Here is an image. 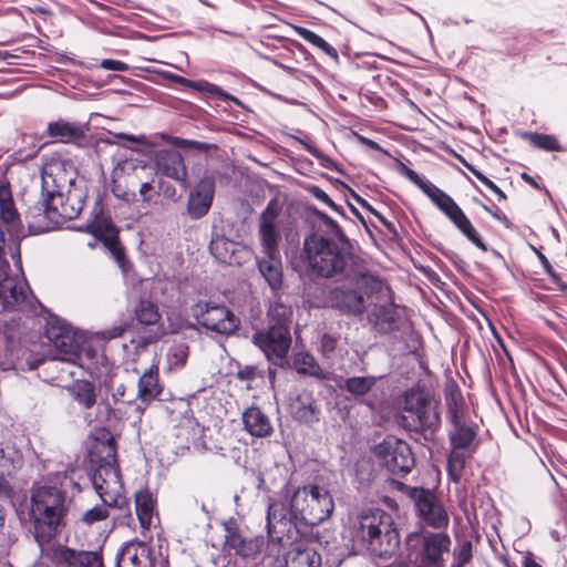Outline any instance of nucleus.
<instances>
[{
	"mask_svg": "<svg viewBox=\"0 0 567 567\" xmlns=\"http://www.w3.org/2000/svg\"><path fill=\"white\" fill-rule=\"evenodd\" d=\"M334 509L330 492L323 486L310 484L293 492L286 489L284 496L270 499L267 512V529L275 551L276 542L281 544L284 535L298 524L316 526L328 519Z\"/></svg>",
	"mask_w": 567,
	"mask_h": 567,
	"instance_id": "f257e3e1",
	"label": "nucleus"
},
{
	"mask_svg": "<svg viewBox=\"0 0 567 567\" xmlns=\"http://www.w3.org/2000/svg\"><path fill=\"white\" fill-rule=\"evenodd\" d=\"M41 196L44 212L37 217L58 221L73 219L84 206L85 193L76 184V169L70 161L48 158L41 169Z\"/></svg>",
	"mask_w": 567,
	"mask_h": 567,
	"instance_id": "f03ea898",
	"label": "nucleus"
},
{
	"mask_svg": "<svg viewBox=\"0 0 567 567\" xmlns=\"http://www.w3.org/2000/svg\"><path fill=\"white\" fill-rule=\"evenodd\" d=\"M349 530L354 544L380 557L393 555L400 545L392 516L380 508L359 513L351 519Z\"/></svg>",
	"mask_w": 567,
	"mask_h": 567,
	"instance_id": "7ed1b4c3",
	"label": "nucleus"
},
{
	"mask_svg": "<svg viewBox=\"0 0 567 567\" xmlns=\"http://www.w3.org/2000/svg\"><path fill=\"white\" fill-rule=\"evenodd\" d=\"M30 512L37 542L40 545L49 543L66 513L64 492L53 486H33Z\"/></svg>",
	"mask_w": 567,
	"mask_h": 567,
	"instance_id": "20e7f679",
	"label": "nucleus"
},
{
	"mask_svg": "<svg viewBox=\"0 0 567 567\" xmlns=\"http://www.w3.org/2000/svg\"><path fill=\"white\" fill-rule=\"evenodd\" d=\"M278 215L279 209L275 202H270L260 215L259 237L264 256L257 258L258 270L274 292L278 291L284 282L282 261L278 249Z\"/></svg>",
	"mask_w": 567,
	"mask_h": 567,
	"instance_id": "39448f33",
	"label": "nucleus"
},
{
	"mask_svg": "<svg viewBox=\"0 0 567 567\" xmlns=\"http://www.w3.org/2000/svg\"><path fill=\"white\" fill-rule=\"evenodd\" d=\"M405 175L431 199V202L450 219V221L467 238L468 241L482 251L487 250V247L482 240L478 231L450 195L411 168L405 169Z\"/></svg>",
	"mask_w": 567,
	"mask_h": 567,
	"instance_id": "423d86ee",
	"label": "nucleus"
},
{
	"mask_svg": "<svg viewBox=\"0 0 567 567\" xmlns=\"http://www.w3.org/2000/svg\"><path fill=\"white\" fill-rule=\"evenodd\" d=\"M303 258L313 274L324 278L341 275L348 264V255L339 244L318 233L305 238Z\"/></svg>",
	"mask_w": 567,
	"mask_h": 567,
	"instance_id": "0eeeda50",
	"label": "nucleus"
},
{
	"mask_svg": "<svg viewBox=\"0 0 567 567\" xmlns=\"http://www.w3.org/2000/svg\"><path fill=\"white\" fill-rule=\"evenodd\" d=\"M92 483L102 505L85 511L80 520L93 525L109 517V507H120L122 504L123 485L120 471L112 464L101 465L92 477Z\"/></svg>",
	"mask_w": 567,
	"mask_h": 567,
	"instance_id": "6e6552de",
	"label": "nucleus"
},
{
	"mask_svg": "<svg viewBox=\"0 0 567 567\" xmlns=\"http://www.w3.org/2000/svg\"><path fill=\"white\" fill-rule=\"evenodd\" d=\"M405 545L414 567H444V555L450 551L451 538L446 533H410Z\"/></svg>",
	"mask_w": 567,
	"mask_h": 567,
	"instance_id": "1a4fd4ad",
	"label": "nucleus"
},
{
	"mask_svg": "<svg viewBox=\"0 0 567 567\" xmlns=\"http://www.w3.org/2000/svg\"><path fill=\"white\" fill-rule=\"evenodd\" d=\"M402 424L409 430H435L440 425L436 404L422 390H409L402 399Z\"/></svg>",
	"mask_w": 567,
	"mask_h": 567,
	"instance_id": "9d476101",
	"label": "nucleus"
},
{
	"mask_svg": "<svg viewBox=\"0 0 567 567\" xmlns=\"http://www.w3.org/2000/svg\"><path fill=\"white\" fill-rule=\"evenodd\" d=\"M475 425L467 420L451 423L449 429L451 451L447 458V472L455 482L461 478L466 461L475 452Z\"/></svg>",
	"mask_w": 567,
	"mask_h": 567,
	"instance_id": "9b49d317",
	"label": "nucleus"
},
{
	"mask_svg": "<svg viewBox=\"0 0 567 567\" xmlns=\"http://www.w3.org/2000/svg\"><path fill=\"white\" fill-rule=\"evenodd\" d=\"M192 316L198 324L219 334H230L239 324V320L228 308L214 302H197L192 307Z\"/></svg>",
	"mask_w": 567,
	"mask_h": 567,
	"instance_id": "f8f14e48",
	"label": "nucleus"
},
{
	"mask_svg": "<svg viewBox=\"0 0 567 567\" xmlns=\"http://www.w3.org/2000/svg\"><path fill=\"white\" fill-rule=\"evenodd\" d=\"M375 455L393 475L404 476L414 466V457L410 446L406 442L394 436H388L378 444Z\"/></svg>",
	"mask_w": 567,
	"mask_h": 567,
	"instance_id": "ddd939ff",
	"label": "nucleus"
},
{
	"mask_svg": "<svg viewBox=\"0 0 567 567\" xmlns=\"http://www.w3.org/2000/svg\"><path fill=\"white\" fill-rule=\"evenodd\" d=\"M47 339L52 347L53 360L75 363L80 357V341L73 329L65 322L54 319L47 328Z\"/></svg>",
	"mask_w": 567,
	"mask_h": 567,
	"instance_id": "4468645a",
	"label": "nucleus"
},
{
	"mask_svg": "<svg viewBox=\"0 0 567 567\" xmlns=\"http://www.w3.org/2000/svg\"><path fill=\"white\" fill-rule=\"evenodd\" d=\"M252 341L270 362L282 365L291 346L290 329L284 326H269L268 330L256 332Z\"/></svg>",
	"mask_w": 567,
	"mask_h": 567,
	"instance_id": "2eb2a0df",
	"label": "nucleus"
},
{
	"mask_svg": "<svg viewBox=\"0 0 567 567\" xmlns=\"http://www.w3.org/2000/svg\"><path fill=\"white\" fill-rule=\"evenodd\" d=\"M419 517L424 524L434 528H446L450 517L434 493L425 488H414L411 495Z\"/></svg>",
	"mask_w": 567,
	"mask_h": 567,
	"instance_id": "dca6fc26",
	"label": "nucleus"
},
{
	"mask_svg": "<svg viewBox=\"0 0 567 567\" xmlns=\"http://www.w3.org/2000/svg\"><path fill=\"white\" fill-rule=\"evenodd\" d=\"M30 289L24 280L8 276L4 267H0V308L2 310H20L28 301Z\"/></svg>",
	"mask_w": 567,
	"mask_h": 567,
	"instance_id": "f3484780",
	"label": "nucleus"
},
{
	"mask_svg": "<svg viewBox=\"0 0 567 567\" xmlns=\"http://www.w3.org/2000/svg\"><path fill=\"white\" fill-rule=\"evenodd\" d=\"M215 195L213 177L202 178L190 190L187 198V214L192 219H199L209 212Z\"/></svg>",
	"mask_w": 567,
	"mask_h": 567,
	"instance_id": "a211bd4d",
	"label": "nucleus"
},
{
	"mask_svg": "<svg viewBox=\"0 0 567 567\" xmlns=\"http://www.w3.org/2000/svg\"><path fill=\"white\" fill-rule=\"evenodd\" d=\"M209 250L217 260L228 265H240L249 256L246 247L218 233L213 234Z\"/></svg>",
	"mask_w": 567,
	"mask_h": 567,
	"instance_id": "6ab92c4d",
	"label": "nucleus"
},
{
	"mask_svg": "<svg viewBox=\"0 0 567 567\" xmlns=\"http://www.w3.org/2000/svg\"><path fill=\"white\" fill-rule=\"evenodd\" d=\"M87 231L94 235L95 240H102L104 246L118 262L122 261L124 254L117 240V229L110 218L102 215L96 216L95 219L87 225Z\"/></svg>",
	"mask_w": 567,
	"mask_h": 567,
	"instance_id": "aec40b11",
	"label": "nucleus"
},
{
	"mask_svg": "<svg viewBox=\"0 0 567 567\" xmlns=\"http://www.w3.org/2000/svg\"><path fill=\"white\" fill-rule=\"evenodd\" d=\"M152 554L145 542H128L117 555L116 567H152Z\"/></svg>",
	"mask_w": 567,
	"mask_h": 567,
	"instance_id": "412c9836",
	"label": "nucleus"
},
{
	"mask_svg": "<svg viewBox=\"0 0 567 567\" xmlns=\"http://www.w3.org/2000/svg\"><path fill=\"white\" fill-rule=\"evenodd\" d=\"M157 169L177 182L187 183V169L183 156L175 150L158 151L155 156Z\"/></svg>",
	"mask_w": 567,
	"mask_h": 567,
	"instance_id": "4be33fe9",
	"label": "nucleus"
},
{
	"mask_svg": "<svg viewBox=\"0 0 567 567\" xmlns=\"http://www.w3.org/2000/svg\"><path fill=\"white\" fill-rule=\"evenodd\" d=\"M329 300L332 307L349 315H361L367 308L363 296L351 289L334 288L330 292Z\"/></svg>",
	"mask_w": 567,
	"mask_h": 567,
	"instance_id": "5701e85b",
	"label": "nucleus"
},
{
	"mask_svg": "<svg viewBox=\"0 0 567 567\" xmlns=\"http://www.w3.org/2000/svg\"><path fill=\"white\" fill-rule=\"evenodd\" d=\"M321 557L312 548L293 547L284 555L282 558L277 557L272 567H320Z\"/></svg>",
	"mask_w": 567,
	"mask_h": 567,
	"instance_id": "b1692460",
	"label": "nucleus"
},
{
	"mask_svg": "<svg viewBox=\"0 0 567 567\" xmlns=\"http://www.w3.org/2000/svg\"><path fill=\"white\" fill-rule=\"evenodd\" d=\"M47 135L54 142L73 143L84 137L85 126L81 123L59 118L48 124Z\"/></svg>",
	"mask_w": 567,
	"mask_h": 567,
	"instance_id": "393cba45",
	"label": "nucleus"
},
{
	"mask_svg": "<svg viewBox=\"0 0 567 567\" xmlns=\"http://www.w3.org/2000/svg\"><path fill=\"white\" fill-rule=\"evenodd\" d=\"M245 430L255 437H267L272 433L269 417L257 406L246 409L241 414Z\"/></svg>",
	"mask_w": 567,
	"mask_h": 567,
	"instance_id": "a878e982",
	"label": "nucleus"
},
{
	"mask_svg": "<svg viewBox=\"0 0 567 567\" xmlns=\"http://www.w3.org/2000/svg\"><path fill=\"white\" fill-rule=\"evenodd\" d=\"M226 545L238 556L255 558L264 546V538L258 536L247 537L241 533H230L226 537Z\"/></svg>",
	"mask_w": 567,
	"mask_h": 567,
	"instance_id": "bb28decb",
	"label": "nucleus"
},
{
	"mask_svg": "<svg viewBox=\"0 0 567 567\" xmlns=\"http://www.w3.org/2000/svg\"><path fill=\"white\" fill-rule=\"evenodd\" d=\"M0 230L9 233L11 237H20V218L14 208L11 196L0 192Z\"/></svg>",
	"mask_w": 567,
	"mask_h": 567,
	"instance_id": "cd10ccee",
	"label": "nucleus"
},
{
	"mask_svg": "<svg viewBox=\"0 0 567 567\" xmlns=\"http://www.w3.org/2000/svg\"><path fill=\"white\" fill-rule=\"evenodd\" d=\"M290 409L295 417L303 423H313L318 421V408L312 394L303 391L299 393L290 403Z\"/></svg>",
	"mask_w": 567,
	"mask_h": 567,
	"instance_id": "c85d7f7f",
	"label": "nucleus"
},
{
	"mask_svg": "<svg viewBox=\"0 0 567 567\" xmlns=\"http://www.w3.org/2000/svg\"><path fill=\"white\" fill-rule=\"evenodd\" d=\"M161 391L158 368L152 364L138 379L137 399L144 403H150L159 395Z\"/></svg>",
	"mask_w": 567,
	"mask_h": 567,
	"instance_id": "c756f323",
	"label": "nucleus"
},
{
	"mask_svg": "<svg viewBox=\"0 0 567 567\" xmlns=\"http://www.w3.org/2000/svg\"><path fill=\"white\" fill-rule=\"evenodd\" d=\"M155 509V499L152 493L144 488L135 494V511L143 529H148L152 525Z\"/></svg>",
	"mask_w": 567,
	"mask_h": 567,
	"instance_id": "7c9ffc66",
	"label": "nucleus"
},
{
	"mask_svg": "<svg viewBox=\"0 0 567 567\" xmlns=\"http://www.w3.org/2000/svg\"><path fill=\"white\" fill-rule=\"evenodd\" d=\"M68 392L82 409L90 410L96 402L95 389L90 381L78 380L68 388Z\"/></svg>",
	"mask_w": 567,
	"mask_h": 567,
	"instance_id": "2f4dec72",
	"label": "nucleus"
},
{
	"mask_svg": "<svg viewBox=\"0 0 567 567\" xmlns=\"http://www.w3.org/2000/svg\"><path fill=\"white\" fill-rule=\"evenodd\" d=\"M64 559L70 567H103V559L100 551H85L68 549Z\"/></svg>",
	"mask_w": 567,
	"mask_h": 567,
	"instance_id": "473e14b6",
	"label": "nucleus"
},
{
	"mask_svg": "<svg viewBox=\"0 0 567 567\" xmlns=\"http://www.w3.org/2000/svg\"><path fill=\"white\" fill-rule=\"evenodd\" d=\"M293 367L298 373L308 374L318 379H326L327 374L308 352H299L293 357Z\"/></svg>",
	"mask_w": 567,
	"mask_h": 567,
	"instance_id": "72a5a7b5",
	"label": "nucleus"
},
{
	"mask_svg": "<svg viewBox=\"0 0 567 567\" xmlns=\"http://www.w3.org/2000/svg\"><path fill=\"white\" fill-rule=\"evenodd\" d=\"M377 378L372 375L351 377L344 381L342 389L352 396L359 398L365 395L377 383Z\"/></svg>",
	"mask_w": 567,
	"mask_h": 567,
	"instance_id": "f704fd0d",
	"label": "nucleus"
},
{
	"mask_svg": "<svg viewBox=\"0 0 567 567\" xmlns=\"http://www.w3.org/2000/svg\"><path fill=\"white\" fill-rule=\"evenodd\" d=\"M446 405L450 424L467 420L464 411V399L458 390H452L446 394Z\"/></svg>",
	"mask_w": 567,
	"mask_h": 567,
	"instance_id": "c9c22d12",
	"label": "nucleus"
},
{
	"mask_svg": "<svg viewBox=\"0 0 567 567\" xmlns=\"http://www.w3.org/2000/svg\"><path fill=\"white\" fill-rule=\"evenodd\" d=\"M179 411L184 413V419L179 425L181 430L177 436L185 437L187 441L190 439L196 440L202 434L199 423L190 415L187 404L181 403Z\"/></svg>",
	"mask_w": 567,
	"mask_h": 567,
	"instance_id": "e433bc0d",
	"label": "nucleus"
},
{
	"mask_svg": "<svg viewBox=\"0 0 567 567\" xmlns=\"http://www.w3.org/2000/svg\"><path fill=\"white\" fill-rule=\"evenodd\" d=\"M135 316L141 323L147 326L155 324L161 318L157 307L148 300L140 301L135 309Z\"/></svg>",
	"mask_w": 567,
	"mask_h": 567,
	"instance_id": "4c0bfd02",
	"label": "nucleus"
},
{
	"mask_svg": "<svg viewBox=\"0 0 567 567\" xmlns=\"http://www.w3.org/2000/svg\"><path fill=\"white\" fill-rule=\"evenodd\" d=\"M268 316L270 318V326H284L289 328L292 310L289 306L276 301L271 303Z\"/></svg>",
	"mask_w": 567,
	"mask_h": 567,
	"instance_id": "58836bf2",
	"label": "nucleus"
},
{
	"mask_svg": "<svg viewBox=\"0 0 567 567\" xmlns=\"http://www.w3.org/2000/svg\"><path fill=\"white\" fill-rule=\"evenodd\" d=\"M355 285L367 293H373L382 289V282L368 271H360L355 277Z\"/></svg>",
	"mask_w": 567,
	"mask_h": 567,
	"instance_id": "ea45409f",
	"label": "nucleus"
},
{
	"mask_svg": "<svg viewBox=\"0 0 567 567\" xmlns=\"http://www.w3.org/2000/svg\"><path fill=\"white\" fill-rule=\"evenodd\" d=\"M320 227L328 235L330 239L336 240L338 244L346 241V236L339 225L326 214H319Z\"/></svg>",
	"mask_w": 567,
	"mask_h": 567,
	"instance_id": "a19ab883",
	"label": "nucleus"
},
{
	"mask_svg": "<svg viewBox=\"0 0 567 567\" xmlns=\"http://www.w3.org/2000/svg\"><path fill=\"white\" fill-rule=\"evenodd\" d=\"M454 567H462L472 559V543L464 540L453 551Z\"/></svg>",
	"mask_w": 567,
	"mask_h": 567,
	"instance_id": "79ce46f5",
	"label": "nucleus"
},
{
	"mask_svg": "<svg viewBox=\"0 0 567 567\" xmlns=\"http://www.w3.org/2000/svg\"><path fill=\"white\" fill-rule=\"evenodd\" d=\"M372 318L375 324L388 323L391 324L395 319V311L391 303L384 306H375Z\"/></svg>",
	"mask_w": 567,
	"mask_h": 567,
	"instance_id": "37998d69",
	"label": "nucleus"
},
{
	"mask_svg": "<svg viewBox=\"0 0 567 567\" xmlns=\"http://www.w3.org/2000/svg\"><path fill=\"white\" fill-rule=\"evenodd\" d=\"M530 140L533 144L545 151H558L559 145L555 137L544 134H532Z\"/></svg>",
	"mask_w": 567,
	"mask_h": 567,
	"instance_id": "c03bdc74",
	"label": "nucleus"
},
{
	"mask_svg": "<svg viewBox=\"0 0 567 567\" xmlns=\"http://www.w3.org/2000/svg\"><path fill=\"white\" fill-rule=\"evenodd\" d=\"M470 172L488 189L496 194L499 199L506 198L505 194L501 190V188L494 182L487 178L484 174H482L478 169H476L475 167H470Z\"/></svg>",
	"mask_w": 567,
	"mask_h": 567,
	"instance_id": "a18cd8bd",
	"label": "nucleus"
},
{
	"mask_svg": "<svg viewBox=\"0 0 567 567\" xmlns=\"http://www.w3.org/2000/svg\"><path fill=\"white\" fill-rule=\"evenodd\" d=\"M296 32L301 39H303L305 41L311 43L312 45H315L317 48H320V45L326 42V40L323 38H321L313 31L306 29V28L297 27Z\"/></svg>",
	"mask_w": 567,
	"mask_h": 567,
	"instance_id": "49530a36",
	"label": "nucleus"
},
{
	"mask_svg": "<svg viewBox=\"0 0 567 567\" xmlns=\"http://www.w3.org/2000/svg\"><path fill=\"white\" fill-rule=\"evenodd\" d=\"M296 32L301 39H303L305 41L311 43L312 45H315L317 48H320V45L326 42V40L323 38H321L313 31L306 29V28L297 27Z\"/></svg>",
	"mask_w": 567,
	"mask_h": 567,
	"instance_id": "de8ad7c7",
	"label": "nucleus"
},
{
	"mask_svg": "<svg viewBox=\"0 0 567 567\" xmlns=\"http://www.w3.org/2000/svg\"><path fill=\"white\" fill-rule=\"evenodd\" d=\"M338 346V338L331 334H324L321 339V351L324 357L330 358Z\"/></svg>",
	"mask_w": 567,
	"mask_h": 567,
	"instance_id": "09e8293b",
	"label": "nucleus"
},
{
	"mask_svg": "<svg viewBox=\"0 0 567 567\" xmlns=\"http://www.w3.org/2000/svg\"><path fill=\"white\" fill-rule=\"evenodd\" d=\"M158 192L155 189L153 182H143L138 189L140 198L143 203H148Z\"/></svg>",
	"mask_w": 567,
	"mask_h": 567,
	"instance_id": "8fccbe9b",
	"label": "nucleus"
},
{
	"mask_svg": "<svg viewBox=\"0 0 567 567\" xmlns=\"http://www.w3.org/2000/svg\"><path fill=\"white\" fill-rule=\"evenodd\" d=\"M101 68L104 70L110 71H127L130 68L126 63L118 61V60H112V59H104L101 61Z\"/></svg>",
	"mask_w": 567,
	"mask_h": 567,
	"instance_id": "3c124183",
	"label": "nucleus"
},
{
	"mask_svg": "<svg viewBox=\"0 0 567 567\" xmlns=\"http://www.w3.org/2000/svg\"><path fill=\"white\" fill-rule=\"evenodd\" d=\"M189 85H192L197 91H202V92H206V93H210V94H219L220 93V89L217 85L209 83L207 81H194V82H190Z\"/></svg>",
	"mask_w": 567,
	"mask_h": 567,
	"instance_id": "603ef678",
	"label": "nucleus"
},
{
	"mask_svg": "<svg viewBox=\"0 0 567 567\" xmlns=\"http://www.w3.org/2000/svg\"><path fill=\"white\" fill-rule=\"evenodd\" d=\"M169 355L176 359L175 363L184 364L187 359V347L178 344L171 350Z\"/></svg>",
	"mask_w": 567,
	"mask_h": 567,
	"instance_id": "864d4df0",
	"label": "nucleus"
},
{
	"mask_svg": "<svg viewBox=\"0 0 567 567\" xmlns=\"http://www.w3.org/2000/svg\"><path fill=\"white\" fill-rule=\"evenodd\" d=\"M113 136L118 140L128 141L132 143H138L142 145H148V141H147L146 136H144V135L136 136V135L126 134V133H115Z\"/></svg>",
	"mask_w": 567,
	"mask_h": 567,
	"instance_id": "5fc2aeb1",
	"label": "nucleus"
},
{
	"mask_svg": "<svg viewBox=\"0 0 567 567\" xmlns=\"http://www.w3.org/2000/svg\"><path fill=\"white\" fill-rule=\"evenodd\" d=\"M124 330H125L124 326H115L109 330L101 331L99 334L103 339H115V338L121 337L123 334Z\"/></svg>",
	"mask_w": 567,
	"mask_h": 567,
	"instance_id": "6e6d98bb",
	"label": "nucleus"
},
{
	"mask_svg": "<svg viewBox=\"0 0 567 567\" xmlns=\"http://www.w3.org/2000/svg\"><path fill=\"white\" fill-rule=\"evenodd\" d=\"M237 377H238V379H240L243 381L252 380L255 378V368H252V367H245L244 369H240L237 372Z\"/></svg>",
	"mask_w": 567,
	"mask_h": 567,
	"instance_id": "4d7b16f0",
	"label": "nucleus"
},
{
	"mask_svg": "<svg viewBox=\"0 0 567 567\" xmlns=\"http://www.w3.org/2000/svg\"><path fill=\"white\" fill-rule=\"evenodd\" d=\"M312 194L317 199L321 200L322 203L329 206H333L332 199L328 196V194L324 190L320 189L319 187H315Z\"/></svg>",
	"mask_w": 567,
	"mask_h": 567,
	"instance_id": "13d9d810",
	"label": "nucleus"
},
{
	"mask_svg": "<svg viewBox=\"0 0 567 567\" xmlns=\"http://www.w3.org/2000/svg\"><path fill=\"white\" fill-rule=\"evenodd\" d=\"M125 392H126V386L122 383L117 384L112 392L113 401L115 403L122 401L123 398L125 396Z\"/></svg>",
	"mask_w": 567,
	"mask_h": 567,
	"instance_id": "bf43d9fd",
	"label": "nucleus"
},
{
	"mask_svg": "<svg viewBox=\"0 0 567 567\" xmlns=\"http://www.w3.org/2000/svg\"><path fill=\"white\" fill-rule=\"evenodd\" d=\"M319 49L322 50L327 55L333 59H338L337 50L327 41L323 44H321Z\"/></svg>",
	"mask_w": 567,
	"mask_h": 567,
	"instance_id": "052dcab7",
	"label": "nucleus"
},
{
	"mask_svg": "<svg viewBox=\"0 0 567 567\" xmlns=\"http://www.w3.org/2000/svg\"><path fill=\"white\" fill-rule=\"evenodd\" d=\"M358 140L361 144L372 148V150H380V146L377 142L368 138V137H364V136H361V135H358Z\"/></svg>",
	"mask_w": 567,
	"mask_h": 567,
	"instance_id": "680f3d73",
	"label": "nucleus"
},
{
	"mask_svg": "<svg viewBox=\"0 0 567 567\" xmlns=\"http://www.w3.org/2000/svg\"><path fill=\"white\" fill-rule=\"evenodd\" d=\"M303 145H305V148H306V150H307V151H308L312 156H315V157H317V158H319V159H322V161L327 159V158H326V156H323V155H322V153H321L318 148H316V147H313V146H311L310 144H307V143H305Z\"/></svg>",
	"mask_w": 567,
	"mask_h": 567,
	"instance_id": "e2e57ef3",
	"label": "nucleus"
},
{
	"mask_svg": "<svg viewBox=\"0 0 567 567\" xmlns=\"http://www.w3.org/2000/svg\"><path fill=\"white\" fill-rule=\"evenodd\" d=\"M11 256H12V259L14 260V266L18 268V270H22V262H21V257H20V250H19V247H17L12 252H11Z\"/></svg>",
	"mask_w": 567,
	"mask_h": 567,
	"instance_id": "0e129e2a",
	"label": "nucleus"
},
{
	"mask_svg": "<svg viewBox=\"0 0 567 567\" xmlns=\"http://www.w3.org/2000/svg\"><path fill=\"white\" fill-rule=\"evenodd\" d=\"M169 80L176 82V83H181V84H190V81L179 76V75H176V74H167L166 75Z\"/></svg>",
	"mask_w": 567,
	"mask_h": 567,
	"instance_id": "69168bd1",
	"label": "nucleus"
},
{
	"mask_svg": "<svg viewBox=\"0 0 567 567\" xmlns=\"http://www.w3.org/2000/svg\"><path fill=\"white\" fill-rule=\"evenodd\" d=\"M29 227L37 231H43L49 228L47 225H43L41 223H35V221H33V223L30 221Z\"/></svg>",
	"mask_w": 567,
	"mask_h": 567,
	"instance_id": "338daca9",
	"label": "nucleus"
},
{
	"mask_svg": "<svg viewBox=\"0 0 567 567\" xmlns=\"http://www.w3.org/2000/svg\"><path fill=\"white\" fill-rule=\"evenodd\" d=\"M523 567H542L537 561H535L532 557H525Z\"/></svg>",
	"mask_w": 567,
	"mask_h": 567,
	"instance_id": "774afa93",
	"label": "nucleus"
}]
</instances>
